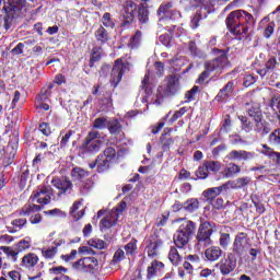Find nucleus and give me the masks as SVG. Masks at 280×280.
<instances>
[{
	"mask_svg": "<svg viewBox=\"0 0 280 280\" xmlns=\"http://www.w3.org/2000/svg\"><path fill=\"white\" fill-rule=\"evenodd\" d=\"M228 30L235 36H246L248 34V25L255 23L253 14L244 11L236 10L232 11L226 20Z\"/></svg>",
	"mask_w": 280,
	"mask_h": 280,
	"instance_id": "1",
	"label": "nucleus"
},
{
	"mask_svg": "<svg viewBox=\"0 0 280 280\" xmlns=\"http://www.w3.org/2000/svg\"><path fill=\"white\" fill-rule=\"evenodd\" d=\"M176 91H178V81L176 78H171L165 88L159 86L155 96H150V91L145 89L147 95L143 98V102L147 104H155L156 106H161L163 104L164 97H170V95H175Z\"/></svg>",
	"mask_w": 280,
	"mask_h": 280,
	"instance_id": "2",
	"label": "nucleus"
},
{
	"mask_svg": "<svg viewBox=\"0 0 280 280\" xmlns=\"http://www.w3.org/2000/svg\"><path fill=\"white\" fill-rule=\"evenodd\" d=\"M130 70V63L129 62H124L122 59H117L115 61V65L113 68L110 66H103L101 70V74L104 75V73H108L110 71V79L109 82L112 86L117 88L119 82H121V78H124V74L126 71Z\"/></svg>",
	"mask_w": 280,
	"mask_h": 280,
	"instance_id": "3",
	"label": "nucleus"
},
{
	"mask_svg": "<svg viewBox=\"0 0 280 280\" xmlns=\"http://www.w3.org/2000/svg\"><path fill=\"white\" fill-rule=\"evenodd\" d=\"M72 270L82 275H95L100 270V260L93 256L80 258L72 262Z\"/></svg>",
	"mask_w": 280,
	"mask_h": 280,
	"instance_id": "4",
	"label": "nucleus"
},
{
	"mask_svg": "<svg viewBox=\"0 0 280 280\" xmlns=\"http://www.w3.org/2000/svg\"><path fill=\"white\" fill-rule=\"evenodd\" d=\"M196 231V224L192 221H184L179 230L174 235V244L177 248H184L187 246L189 238Z\"/></svg>",
	"mask_w": 280,
	"mask_h": 280,
	"instance_id": "5",
	"label": "nucleus"
},
{
	"mask_svg": "<svg viewBox=\"0 0 280 280\" xmlns=\"http://www.w3.org/2000/svg\"><path fill=\"white\" fill-rule=\"evenodd\" d=\"M217 230L218 229L215 226V223L209 221L201 223L197 232L198 246H211V244H213V241H211V235H213Z\"/></svg>",
	"mask_w": 280,
	"mask_h": 280,
	"instance_id": "6",
	"label": "nucleus"
},
{
	"mask_svg": "<svg viewBox=\"0 0 280 280\" xmlns=\"http://www.w3.org/2000/svg\"><path fill=\"white\" fill-rule=\"evenodd\" d=\"M100 139V131L92 130L89 132L88 137L80 147V152L82 154H95L100 152V145L102 141Z\"/></svg>",
	"mask_w": 280,
	"mask_h": 280,
	"instance_id": "7",
	"label": "nucleus"
},
{
	"mask_svg": "<svg viewBox=\"0 0 280 280\" xmlns=\"http://www.w3.org/2000/svg\"><path fill=\"white\" fill-rule=\"evenodd\" d=\"M117 156V151L109 147L104 150L103 154L98 155L94 164H90L91 170L97 167V172H106L110 167L113 159Z\"/></svg>",
	"mask_w": 280,
	"mask_h": 280,
	"instance_id": "8",
	"label": "nucleus"
},
{
	"mask_svg": "<svg viewBox=\"0 0 280 280\" xmlns=\"http://www.w3.org/2000/svg\"><path fill=\"white\" fill-rule=\"evenodd\" d=\"M52 196L54 188H51V186H42L32 192L30 202H37L40 207H45V205H49V202H51Z\"/></svg>",
	"mask_w": 280,
	"mask_h": 280,
	"instance_id": "9",
	"label": "nucleus"
},
{
	"mask_svg": "<svg viewBox=\"0 0 280 280\" xmlns=\"http://www.w3.org/2000/svg\"><path fill=\"white\" fill-rule=\"evenodd\" d=\"M214 51H217L218 57L210 61H206L205 69H207V71H215L217 73H221L222 69L229 65V58L226 57V52L224 50L214 49Z\"/></svg>",
	"mask_w": 280,
	"mask_h": 280,
	"instance_id": "10",
	"label": "nucleus"
},
{
	"mask_svg": "<svg viewBox=\"0 0 280 280\" xmlns=\"http://www.w3.org/2000/svg\"><path fill=\"white\" fill-rule=\"evenodd\" d=\"M172 3L171 2H166L163 3L159 10H158V14L160 18L158 25H160V27H163V25H170V23H172V21H174V16H180V13L178 11H172Z\"/></svg>",
	"mask_w": 280,
	"mask_h": 280,
	"instance_id": "11",
	"label": "nucleus"
},
{
	"mask_svg": "<svg viewBox=\"0 0 280 280\" xmlns=\"http://www.w3.org/2000/svg\"><path fill=\"white\" fill-rule=\"evenodd\" d=\"M126 201H121L117 207L109 211L104 219H102V226L104 229H110V226H115L117 224V220H119V215L126 211Z\"/></svg>",
	"mask_w": 280,
	"mask_h": 280,
	"instance_id": "12",
	"label": "nucleus"
},
{
	"mask_svg": "<svg viewBox=\"0 0 280 280\" xmlns=\"http://www.w3.org/2000/svg\"><path fill=\"white\" fill-rule=\"evenodd\" d=\"M5 3L8 5H4V10L8 11L7 16L4 18V30H10V27H12V19H14L12 12H19V10L23 8V3H25V0H8V2Z\"/></svg>",
	"mask_w": 280,
	"mask_h": 280,
	"instance_id": "13",
	"label": "nucleus"
},
{
	"mask_svg": "<svg viewBox=\"0 0 280 280\" xmlns=\"http://www.w3.org/2000/svg\"><path fill=\"white\" fill-rule=\"evenodd\" d=\"M215 268L220 270L221 275L226 277L231 275L237 268V260L233 257V255H228L226 258H222L217 265Z\"/></svg>",
	"mask_w": 280,
	"mask_h": 280,
	"instance_id": "14",
	"label": "nucleus"
},
{
	"mask_svg": "<svg viewBox=\"0 0 280 280\" xmlns=\"http://www.w3.org/2000/svg\"><path fill=\"white\" fill-rule=\"evenodd\" d=\"M248 115L252 117V119H254L256 124V130L258 132H261V130L265 135L270 132V127H268V124L261 119V109H259L258 106L249 108Z\"/></svg>",
	"mask_w": 280,
	"mask_h": 280,
	"instance_id": "15",
	"label": "nucleus"
},
{
	"mask_svg": "<svg viewBox=\"0 0 280 280\" xmlns=\"http://www.w3.org/2000/svg\"><path fill=\"white\" fill-rule=\"evenodd\" d=\"M51 89H54V83H49L40 90L39 95L36 98V107L42 110H49V104L46 102L51 97Z\"/></svg>",
	"mask_w": 280,
	"mask_h": 280,
	"instance_id": "16",
	"label": "nucleus"
},
{
	"mask_svg": "<svg viewBox=\"0 0 280 280\" xmlns=\"http://www.w3.org/2000/svg\"><path fill=\"white\" fill-rule=\"evenodd\" d=\"M51 185L58 189L59 196H62V194H71L73 190V184L69 180V178H55L51 180Z\"/></svg>",
	"mask_w": 280,
	"mask_h": 280,
	"instance_id": "17",
	"label": "nucleus"
},
{
	"mask_svg": "<svg viewBox=\"0 0 280 280\" xmlns=\"http://www.w3.org/2000/svg\"><path fill=\"white\" fill-rule=\"evenodd\" d=\"M255 152L244 150H233L228 154L229 161H252V159H255Z\"/></svg>",
	"mask_w": 280,
	"mask_h": 280,
	"instance_id": "18",
	"label": "nucleus"
},
{
	"mask_svg": "<svg viewBox=\"0 0 280 280\" xmlns=\"http://www.w3.org/2000/svg\"><path fill=\"white\" fill-rule=\"evenodd\" d=\"M248 248V240L244 235V233L238 234L233 243V250L236 255H242L244 250Z\"/></svg>",
	"mask_w": 280,
	"mask_h": 280,
	"instance_id": "19",
	"label": "nucleus"
},
{
	"mask_svg": "<svg viewBox=\"0 0 280 280\" xmlns=\"http://www.w3.org/2000/svg\"><path fill=\"white\" fill-rule=\"evenodd\" d=\"M165 265L159 260H153L147 269V279L152 280L154 277H159L163 272Z\"/></svg>",
	"mask_w": 280,
	"mask_h": 280,
	"instance_id": "20",
	"label": "nucleus"
},
{
	"mask_svg": "<svg viewBox=\"0 0 280 280\" xmlns=\"http://www.w3.org/2000/svg\"><path fill=\"white\" fill-rule=\"evenodd\" d=\"M52 244L54 246L44 247L42 249V255L43 257H45V259H54V257H56V253H58V246H62V244H65V241L56 240Z\"/></svg>",
	"mask_w": 280,
	"mask_h": 280,
	"instance_id": "21",
	"label": "nucleus"
},
{
	"mask_svg": "<svg viewBox=\"0 0 280 280\" xmlns=\"http://www.w3.org/2000/svg\"><path fill=\"white\" fill-rule=\"evenodd\" d=\"M136 11H137V4L132 1H127L124 8V13H122L125 23H132Z\"/></svg>",
	"mask_w": 280,
	"mask_h": 280,
	"instance_id": "22",
	"label": "nucleus"
},
{
	"mask_svg": "<svg viewBox=\"0 0 280 280\" xmlns=\"http://www.w3.org/2000/svg\"><path fill=\"white\" fill-rule=\"evenodd\" d=\"M161 246H163V241L152 237L150 240L149 245L147 246V253L149 257H155V255H159V250H161Z\"/></svg>",
	"mask_w": 280,
	"mask_h": 280,
	"instance_id": "23",
	"label": "nucleus"
},
{
	"mask_svg": "<svg viewBox=\"0 0 280 280\" xmlns=\"http://www.w3.org/2000/svg\"><path fill=\"white\" fill-rule=\"evenodd\" d=\"M233 82H228L226 85L220 90L215 96L217 102H226L231 95H233Z\"/></svg>",
	"mask_w": 280,
	"mask_h": 280,
	"instance_id": "24",
	"label": "nucleus"
},
{
	"mask_svg": "<svg viewBox=\"0 0 280 280\" xmlns=\"http://www.w3.org/2000/svg\"><path fill=\"white\" fill-rule=\"evenodd\" d=\"M205 257L208 261H218L222 257V248L218 246H211L206 249Z\"/></svg>",
	"mask_w": 280,
	"mask_h": 280,
	"instance_id": "25",
	"label": "nucleus"
},
{
	"mask_svg": "<svg viewBox=\"0 0 280 280\" xmlns=\"http://www.w3.org/2000/svg\"><path fill=\"white\" fill-rule=\"evenodd\" d=\"M250 177H240L232 182H228L226 187H231L232 189H242L243 187H247V185H250Z\"/></svg>",
	"mask_w": 280,
	"mask_h": 280,
	"instance_id": "26",
	"label": "nucleus"
},
{
	"mask_svg": "<svg viewBox=\"0 0 280 280\" xmlns=\"http://www.w3.org/2000/svg\"><path fill=\"white\" fill-rule=\"evenodd\" d=\"M38 264V255L34 253H28L22 258L23 268H34Z\"/></svg>",
	"mask_w": 280,
	"mask_h": 280,
	"instance_id": "27",
	"label": "nucleus"
},
{
	"mask_svg": "<svg viewBox=\"0 0 280 280\" xmlns=\"http://www.w3.org/2000/svg\"><path fill=\"white\" fill-rule=\"evenodd\" d=\"M168 259L173 266H180V264H183V256L178 253L176 247H171L168 252Z\"/></svg>",
	"mask_w": 280,
	"mask_h": 280,
	"instance_id": "28",
	"label": "nucleus"
},
{
	"mask_svg": "<svg viewBox=\"0 0 280 280\" xmlns=\"http://www.w3.org/2000/svg\"><path fill=\"white\" fill-rule=\"evenodd\" d=\"M71 178L73 180H79L80 183H82V180H86L89 178V172L81 167H74L71 171Z\"/></svg>",
	"mask_w": 280,
	"mask_h": 280,
	"instance_id": "29",
	"label": "nucleus"
},
{
	"mask_svg": "<svg viewBox=\"0 0 280 280\" xmlns=\"http://www.w3.org/2000/svg\"><path fill=\"white\" fill-rule=\"evenodd\" d=\"M229 187L226 185H222L219 187L209 188L203 192L205 198L208 200H213V198H217V196H220L222 194L223 189H228Z\"/></svg>",
	"mask_w": 280,
	"mask_h": 280,
	"instance_id": "30",
	"label": "nucleus"
},
{
	"mask_svg": "<svg viewBox=\"0 0 280 280\" xmlns=\"http://www.w3.org/2000/svg\"><path fill=\"white\" fill-rule=\"evenodd\" d=\"M188 50L190 56H194V58H207V54L202 49L198 48L194 40L188 43Z\"/></svg>",
	"mask_w": 280,
	"mask_h": 280,
	"instance_id": "31",
	"label": "nucleus"
},
{
	"mask_svg": "<svg viewBox=\"0 0 280 280\" xmlns=\"http://www.w3.org/2000/svg\"><path fill=\"white\" fill-rule=\"evenodd\" d=\"M81 207H82V201H77L71 207L70 214L72 215V218H74V220H80L81 218L84 217V209L80 210Z\"/></svg>",
	"mask_w": 280,
	"mask_h": 280,
	"instance_id": "32",
	"label": "nucleus"
},
{
	"mask_svg": "<svg viewBox=\"0 0 280 280\" xmlns=\"http://www.w3.org/2000/svg\"><path fill=\"white\" fill-rule=\"evenodd\" d=\"M42 209H43V206H38L36 203H27L22 208L20 214L32 215V213H37V211H40Z\"/></svg>",
	"mask_w": 280,
	"mask_h": 280,
	"instance_id": "33",
	"label": "nucleus"
},
{
	"mask_svg": "<svg viewBox=\"0 0 280 280\" xmlns=\"http://www.w3.org/2000/svg\"><path fill=\"white\" fill-rule=\"evenodd\" d=\"M103 57H104V50H102V47H94L92 49L90 67H93L95 62H100V60H102Z\"/></svg>",
	"mask_w": 280,
	"mask_h": 280,
	"instance_id": "34",
	"label": "nucleus"
},
{
	"mask_svg": "<svg viewBox=\"0 0 280 280\" xmlns=\"http://www.w3.org/2000/svg\"><path fill=\"white\" fill-rule=\"evenodd\" d=\"M242 168L237 164H229V166L224 170V174L226 178H231V176H235V174H240Z\"/></svg>",
	"mask_w": 280,
	"mask_h": 280,
	"instance_id": "35",
	"label": "nucleus"
},
{
	"mask_svg": "<svg viewBox=\"0 0 280 280\" xmlns=\"http://www.w3.org/2000/svg\"><path fill=\"white\" fill-rule=\"evenodd\" d=\"M200 203L198 202V199H189L186 202H184V209L185 211H189V213H194V211L198 210V207Z\"/></svg>",
	"mask_w": 280,
	"mask_h": 280,
	"instance_id": "36",
	"label": "nucleus"
},
{
	"mask_svg": "<svg viewBox=\"0 0 280 280\" xmlns=\"http://www.w3.org/2000/svg\"><path fill=\"white\" fill-rule=\"evenodd\" d=\"M30 248H32V240L30 237H26L16 244L18 253H23V250H30Z\"/></svg>",
	"mask_w": 280,
	"mask_h": 280,
	"instance_id": "37",
	"label": "nucleus"
},
{
	"mask_svg": "<svg viewBox=\"0 0 280 280\" xmlns=\"http://www.w3.org/2000/svg\"><path fill=\"white\" fill-rule=\"evenodd\" d=\"M107 128L110 135H117V132L121 131V124H119V120L113 119L107 122Z\"/></svg>",
	"mask_w": 280,
	"mask_h": 280,
	"instance_id": "38",
	"label": "nucleus"
},
{
	"mask_svg": "<svg viewBox=\"0 0 280 280\" xmlns=\"http://www.w3.org/2000/svg\"><path fill=\"white\" fill-rule=\"evenodd\" d=\"M164 30H166V32H170V34H175V36H183V34L185 33L184 27L176 26L172 24V22L167 26H165Z\"/></svg>",
	"mask_w": 280,
	"mask_h": 280,
	"instance_id": "39",
	"label": "nucleus"
},
{
	"mask_svg": "<svg viewBox=\"0 0 280 280\" xmlns=\"http://www.w3.org/2000/svg\"><path fill=\"white\" fill-rule=\"evenodd\" d=\"M44 272L45 271L38 267L33 268L27 275L28 280H43Z\"/></svg>",
	"mask_w": 280,
	"mask_h": 280,
	"instance_id": "40",
	"label": "nucleus"
},
{
	"mask_svg": "<svg viewBox=\"0 0 280 280\" xmlns=\"http://www.w3.org/2000/svg\"><path fill=\"white\" fill-rule=\"evenodd\" d=\"M203 164L206 165L208 172H212L213 174H217V172L222 167V164H220L218 161H207Z\"/></svg>",
	"mask_w": 280,
	"mask_h": 280,
	"instance_id": "41",
	"label": "nucleus"
},
{
	"mask_svg": "<svg viewBox=\"0 0 280 280\" xmlns=\"http://www.w3.org/2000/svg\"><path fill=\"white\" fill-rule=\"evenodd\" d=\"M0 250H3L8 257H11L12 261H16L19 257V249L14 250L12 247L0 246Z\"/></svg>",
	"mask_w": 280,
	"mask_h": 280,
	"instance_id": "42",
	"label": "nucleus"
},
{
	"mask_svg": "<svg viewBox=\"0 0 280 280\" xmlns=\"http://www.w3.org/2000/svg\"><path fill=\"white\" fill-rule=\"evenodd\" d=\"M88 244L92 246V248H97V250H104V248H106V242L100 238H91Z\"/></svg>",
	"mask_w": 280,
	"mask_h": 280,
	"instance_id": "43",
	"label": "nucleus"
},
{
	"mask_svg": "<svg viewBox=\"0 0 280 280\" xmlns=\"http://www.w3.org/2000/svg\"><path fill=\"white\" fill-rule=\"evenodd\" d=\"M95 36L97 40H101V43H106V40H108V32L106 28H104V26H100L97 28Z\"/></svg>",
	"mask_w": 280,
	"mask_h": 280,
	"instance_id": "44",
	"label": "nucleus"
},
{
	"mask_svg": "<svg viewBox=\"0 0 280 280\" xmlns=\"http://www.w3.org/2000/svg\"><path fill=\"white\" fill-rule=\"evenodd\" d=\"M126 255H137V240H131L127 245H125Z\"/></svg>",
	"mask_w": 280,
	"mask_h": 280,
	"instance_id": "45",
	"label": "nucleus"
},
{
	"mask_svg": "<svg viewBox=\"0 0 280 280\" xmlns=\"http://www.w3.org/2000/svg\"><path fill=\"white\" fill-rule=\"evenodd\" d=\"M219 244H220L221 248L228 249L229 244H231V234L221 233L220 238H219Z\"/></svg>",
	"mask_w": 280,
	"mask_h": 280,
	"instance_id": "46",
	"label": "nucleus"
},
{
	"mask_svg": "<svg viewBox=\"0 0 280 280\" xmlns=\"http://www.w3.org/2000/svg\"><path fill=\"white\" fill-rule=\"evenodd\" d=\"M269 106H270V108H272V110L275 113H279V110H280V95L279 94L272 95Z\"/></svg>",
	"mask_w": 280,
	"mask_h": 280,
	"instance_id": "47",
	"label": "nucleus"
},
{
	"mask_svg": "<svg viewBox=\"0 0 280 280\" xmlns=\"http://www.w3.org/2000/svg\"><path fill=\"white\" fill-rule=\"evenodd\" d=\"M196 176L201 180H205V178L209 177V171L207 170V166L205 163L198 167V170L196 171Z\"/></svg>",
	"mask_w": 280,
	"mask_h": 280,
	"instance_id": "48",
	"label": "nucleus"
},
{
	"mask_svg": "<svg viewBox=\"0 0 280 280\" xmlns=\"http://www.w3.org/2000/svg\"><path fill=\"white\" fill-rule=\"evenodd\" d=\"M269 142L272 143V145H280V129H276L269 135Z\"/></svg>",
	"mask_w": 280,
	"mask_h": 280,
	"instance_id": "49",
	"label": "nucleus"
},
{
	"mask_svg": "<svg viewBox=\"0 0 280 280\" xmlns=\"http://www.w3.org/2000/svg\"><path fill=\"white\" fill-rule=\"evenodd\" d=\"M107 126L108 120L105 117H100L94 120V128H97L98 130H104Z\"/></svg>",
	"mask_w": 280,
	"mask_h": 280,
	"instance_id": "50",
	"label": "nucleus"
},
{
	"mask_svg": "<svg viewBox=\"0 0 280 280\" xmlns=\"http://www.w3.org/2000/svg\"><path fill=\"white\" fill-rule=\"evenodd\" d=\"M139 43H141V32L138 31L136 34L130 38L129 46L131 49L139 47Z\"/></svg>",
	"mask_w": 280,
	"mask_h": 280,
	"instance_id": "51",
	"label": "nucleus"
},
{
	"mask_svg": "<svg viewBox=\"0 0 280 280\" xmlns=\"http://www.w3.org/2000/svg\"><path fill=\"white\" fill-rule=\"evenodd\" d=\"M102 24L104 25V27H115V22L113 21L110 13H104L102 18Z\"/></svg>",
	"mask_w": 280,
	"mask_h": 280,
	"instance_id": "52",
	"label": "nucleus"
},
{
	"mask_svg": "<svg viewBox=\"0 0 280 280\" xmlns=\"http://www.w3.org/2000/svg\"><path fill=\"white\" fill-rule=\"evenodd\" d=\"M262 154H266V156H276V159H280V153L275 152L268 144H262Z\"/></svg>",
	"mask_w": 280,
	"mask_h": 280,
	"instance_id": "53",
	"label": "nucleus"
},
{
	"mask_svg": "<svg viewBox=\"0 0 280 280\" xmlns=\"http://www.w3.org/2000/svg\"><path fill=\"white\" fill-rule=\"evenodd\" d=\"M279 65V61H277V58L271 57L269 60L266 62L265 67L268 71H275Z\"/></svg>",
	"mask_w": 280,
	"mask_h": 280,
	"instance_id": "54",
	"label": "nucleus"
},
{
	"mask_svg": "<svg viewBox=\"0 0 280 280\" xmlns=\"http://www.w3.org/2000/svg\"><path fill=\"white\" fill-rule=\"evenodd\" d=\"M185 113H187V107H182L179 110H176L173 114L172 118L170 119L171 124H174V121H177V119H180V117H183Z\"/></svg>",
	"mask_w": 280,
	"mask_h": 280,
	"instance_id": "55",
	"label": "nucleus"
},
{
	"mask_svg": "<svg viewBox=\"0 0 280 280\" xmlns=\"http://www.w3.org/2000/svg\"><path fill=\"white\" fill-rule=\"evenodd\" d=\"M275 27H276L275 22H270V23L266 26L265 32H264L265 38H270V36H272V34H275Z\"/></svg>",
	"mask_w": 280,
	"mask_h": 280,
	"instance_id": "56",
	"label": "nucleus"
},
{
	"mask_svg": "<svg viewBox=\"0 0 280 280\" xmlns=\"http://www.w3.org/2000/svg\"><path fill=\"white\" fill-rule=\"evenodd\" d=\"M12 226H14L15 229H23V226L25 224H27V219L25 218H21V219H14L12 222H11Z\"/></svg>",
	"mask_w": 280,
	"mask_h": 280,
	"instance_id": "57",
	"label": "nucleus"
},
{
	"mask_svg": "<svg viewBox=\"0 0 280 280\" xmlns=\"http://www.w3.org/2000/svg\"><path fill=\"white\" fill-rule=\"evenodd\" d=\"M198 91H200V89L195 85L190 91L186 93V100H188V102L194 101Z\"/></svg>",
	"mask_w": 280,
	"mask_h": 280,
	"instance_id": "58",
	"label": "nucleus"
},
{
	"mask_svg": "<svg viewBox=\"0 0 280 280\" xmlns=\"http://www.w3.org/2000/svg\"><path fill=\"white\" fill-rule=\"evenodd\" d=\"M39 131L43 132L45 137H49L51 135V128L46 122L39 125Z\"/></svg>",
	"mask_w": 280,
	"mask_h": 280,
	"instance_id": "59",
	"label": "nucleus"
},
{
	"mask_svg": "<svg viewBox=\"0 0 280 280\" xmlns=\"http://www.w3.org/2000/svg\"><path fill=\"white\" fill-rule=\"evenodd\" d=\"M69 269L58 266V267H52L49 269V272H52V275H65L68 272Z\"/></svg>",
	"mask_w": 280,
	"mask_h": 280,
	"instance_id": "60",
	"label": "nucleus"
},
{
	"mask_svg": "<svg viewBox=\"0 0 280 280\" xmlns=\"http://www.w3.org/2000/svg\"><path fill=\"white\" fill-rule=\"evenodd\" d=\"M23 49H25V45L23 43H19L12 50L11 54L13 56H21L23 54Z\"/></svg>",
	"mask_w": 280,
	"mask_h": 280,
	"instance_id": "61",
	"label": "nucleus"
},
{
	"mask_svg": "<svg viewBox=\"0 0 280 280\" xmlns=\"http://www.w3.org/2000/svg\"><path fill=\"white\" fill-rule=\"evenodd\" d=\"M77 255H78V250L72 249L70 254L62 255L61 259H63V261H73Z\"/></svg>",
	"mask_w": 280,
	"mask_h": 280,
	"instance_id": "62",
	"label": "nucleus"
},
{
	"mask_svg": "<svg viewBox=\"0 0 280 280\" xmlns=\"http://www.w3.org/2000/svg\"><path fill=\"white\" fill-rule=\"evenodd\" d=\"M257 82V79L253 77V74H247L244 78V86H252V84H255Z\"/></svg>",
	"mask_w": 280,
	"mask_h": 280,
	"instance_id": "63",
	"label": "nucleus"
},
{
	"mask_svg": "<svg viewBox=\"0 0 280 280\" xmlns=\"http://www.w3.org/2000/svg\"><path fill=\"white\" fill-rule=\"evenodd\" d=\"M121 259H126V253L124 249H118L114 254V261H121Z\"/></svg>",
	"mask_w": 280,
	"mask_h": 280,
	"instance_id": "64",
	"label": "nucleus"
}]
</instances>
